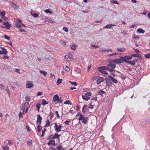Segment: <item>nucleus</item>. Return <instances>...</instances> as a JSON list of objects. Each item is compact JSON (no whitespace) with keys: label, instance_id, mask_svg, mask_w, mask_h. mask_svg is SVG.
<instances>
[{"label":"nucleus","instance_id":"nucleus-38","mask_svg":"<svg viewBox=\"0 0 150 150\" xmlns=\"http://www.w3.org/2000/svg\"><path fill=\"white\" fill-rule=\"evenodd\" d=\"M105 92L103 91V90L99 91L98 92V94L100 95H102Z\"/></svg>","mask_w":150,"mask_h":150},{"label":"nucleus","instance_id":"nucleus-3","mask_svg":"<svg viewBox=\"0 0 150 150\" xmlns=\"http://www.w3.org/2000/svg\"><path fill=\"white\" fill-rule=\"evenodd\" d=\"M91 95V92H87L84 95L82 96V98L84 100L87 101L90 99V96Z\"/></svg>","mask_w":150,"mask_h":150},{"label":"nucleus","instance_id":"nucleus-57","mask_svg":"<svg viewBox=\"0 0 150 150\" xmlns=\"http://www.w3.org/2000/svg\"><path fill=\"white\" fill-rule=\"evenodd\" d=\"M36 108L38 109V111H39V109L40 108V105L39 104H37L36 105Z\"/></svg>","mask_w":150,"mask_h":150},{"label":"nucleus","instance_id":"nucleus-37","mask_svg":"<svg viewBox=\"0 0 150 150\" xmlns=\"http://www.w3.org/2000/svg\"><path fill=\"white\" fill-rule=\"evenodd\" d=\"M54 116V114L52 112H50V119L52 120Z\"/></svg>","mask_w":150,"mask_h":150},{"label":"nucleus","instance_id":"nucleus-32","mask_svg":"<svg viewBox=\"0 0 150 150\" xmlns=\"http://www.w3.org/2000/svg\"><path fill=\"white\" fill-rule=\"evenodd\" d=\"M62 79H58L57 81V85H58L62 82Z\"/></svg>","mask_w":150,"mask_h":150},{"label":"nucleus","instance_id":"nucleus-16","mask_svg":"<svg viewBox=\"0 0 150 150\" xmlns=\"http://www.w3.org/2000/svg\"><path fill=\"white\" fill-rule=\"evenodd\" d=\"M56 148L58 150H66V149L64 148L62 145L60 144L57 146Z\"/></svg>","mask_w":150,"mask_h":150},{"label":"nucleus","instance_id":"nucleus-45","mask_svg":"<svg viewBox=\"0 0 150 150\" xmlns=\"http://www.w3.org/2000/svg\"><path fill=\"white\" fill-rule=\"evenodd\" d=\"M4 38L5 39L7 40H9L10 39V38L9 36L6 35H4Z\"/></svg>","mask_w":150,"mask_h":150},{"label":"nucleus","instance_id":"nucleus-52","mask_svg":"<svg viewBox=\"0 0 150 150\" xmlns=\"http://www.w3.org/2000/svg\"><path fill=\"white\" fill-rule=\"evenodd\" d=\"M69 83L72 84H73L74 86H76L77 85V83L76 82H72L70 81H69Z\"/></svg>","mask_w":150,"mask_h":150},{"label":"nucleus","instance_id":"nucleus-26","mask_svg":"<svg viewBox=\"0 0 150 150\" xmlns=\"http://www.w3.org/2000/svg\"><path fill=\"white\" fill-rule=\"evenodd\" d=\"M131 56L132 57L133 56L134 57H141V55L138 54H135L131 55Z\"/></svg>","mask_w":150,"mask_h":150},{"label":"nucleus","instance_id":"nucleus-61","mask_svg":"<svg viewBox=\"0 0 150 150\" xmlns=\"http://www.w3.org/2000/svg\"><path fill=\"white\" fill-rule=\"evenodd\" d=\"M1 18L3 19L4 20H7L8 19V18L6 17V16H1Z\"/></svg>","mask_w":150,"mask_h":150},{"label":"nucleus","instance_id":"nucleus-14","mask_svg":"<svg viewBox=\"0 0 150 150\" xmlns=\"http://www.w3.org/2000/svg\"><path fill=\"white\" fill-rule=\"evenodd\" d=\"M107 79L108 81L106 82V86H107L110 87L112 86V83L110 79L108 78H106V79Z\"/></svg>","mask_w":150,"mask_h":150},{"label":"nucleus","instance_id":"nucleus-11","mask_svg":"<svg viewBox=\"0 0 150 150\" xmlns=\"http://www.w3.org/2000/svg\"><path fill=\"white\" fill-rule=\"evenodd\" d=\"M37 117H38L37 120V124L39 123V124H41L42 120V117L40 114L38 115H37Z\"/></svg>","mask_w":150,"mask_h":150},{"label":"nucleus","instance_id":"nucleus-2","mask_svg":"<svg viewBox=\"0 0 150 150\" xmlns=\"http://www.w3.org/2000/svg\"><path fill=\"white\" fill-rule=\"evenodd\" d=\"M73 53L72 52H69L68 53L67 55L65 56V58L67 62H69L72 61L73 59Z\"/></svg>","mask_w":150,"mask_h":150},{"label":"nucleus","instance_id":"nucleus-9","mask_svg":"<svg viewBox=\"0 0 150 150\" xmlns=\"http://www.w3.org/2000/svg\"><path fill=\"white\" fill-rule=\"evenodd\" d=\"M3 24L5 25V26L3 27V28L7 29L10 28L11 26V24L8 21L4 22Z\"/></svg>","mask_w":150,"mask_h":150},{"label":"nucleus","instance_id":"nucleus-20","mask_svg":"<svg viewBox=\"0 0 150 150\" xmlns=\"http://www.w3.org/2000/svg\"><path fill=\"white\" fill-rule=\"evenodd\" d=\"M77 45L75 44V43H73L72 45H70V48L71 49L75 50H76Z\"/></svg>","mask_w":150,"mask_h":150},{"label":"nucleus","instance_id":"nucleus-50","mask_svg":"<svg viewBox=\"0 0 150 150\" xmlns=\"http://www.w3.org/2000/svg\"><path fill=\"white\" fill-rule=\"evenodd\" d=\"M145 57L147 58H150V53H148V54H146L145 55Z\"/></svg>","mask_w":150,"mask_h":150},{"label":"nucleus","instance_id":"nucleus-17","mask_svg":"<svg viewBox=\"0 0 150 150\" xmlns=\"http://www.w3.org/2000/svg\"><path fill=\"white\" fill-rule=\"evenodd\" d=\"M108 77L110 78L111 80L114 83H117V80L114 78L110 75L108 76Z\"/></svg>","mask_w":150,"mask_h":150},{"label":"nucleus","instance_id":"nucleus-31","mask_svg":"<svg viewBox=\"0 0 150 150\" xmlns=\"http://www.w3.org/2000/svg\"><path fill=\"white\" fill-rule=\"evenodd\" d=\"M63 68L67 71H70V68L67 66H64Z\"/></svg>","mask_w":150,"mask_h":150},{"label":"nucleus","instance_id":"nucleus-27","mask_svg":"<svg viewBox=\"0 0 150 150\" xmlns=\"http://www.w3.org/2000/svg\"><path fill=\"white\" fill-rule=\"evenodd\" d=\"M98 71L101 72L102 73L105 75H107L108 74V73L105 70H98Z\"/></svg>","mask_w":150,"mask_h":150},{"label":"nucleus","instance_id":"nucleus-12","mask_svg":"<svg viewBox=\"0 0 150 150\" xmlns=\"http://www.w3.org/2000/svg\"><path fill=\"white\" fill-rule=\"evenodd\" d=\"M104 80L103 78L99 77L97 80L96 83L98 84H99L101 82L104 81Z\"/></svg>","mask_w":150,"mask_h":150},{"label":"nucleus","instance_id":"nucleus-54","mask_svg":"<svg viewBox=\"0 0 150 150\" xmlns=\"http://www.w3.org/2000/svg\"><path fill=\"white\" fill-rule=\"evenodd\" d=\"M55 113L56 114L57 118H59L60 117V116L58 113V111H56Z\"/></svg>","mask_w":150,"mask_h":150},{"label":"nucleus","instance_id":"nucleus-64","mask_svg":"<svg viewBox=\"0 0 150 150\" xmlns=\"http://www.w3.org/2000/svg\"><path fill=\"white\" fill-rule=\"evenodd\" d=\"M14 8L17 9L19 8V7L17 5H16L15 4V6H14L13 7Z\"/></svg>","mask_w":150,"mask_h":150},{"label":"nucleus","instance_id":"nucleus-43","mask_svg":"<svg viewBox=\"0 0 150 150\" xmlns=\"http://www.w3.org/2000/svg\"><path fill=\"white\" fill-rule=\"evenodd\" d=\"M120 76L123 79H125L126 78V76L122 74H121Z\"/></svg>","mask_w":150,"mask_h":150},{"label":"nucleus","instance_id":"nucleus-15","mask_svg":"<svg viewBox=\"0 0 150 150\" xmlns=\"http://www.w3.org/2000/svg\"><path fill=\"white\" fill-rule=\"evenodd\" d=\"M29 103L28 102H26L24 103L22 105L21 108V110L22 111H25V107L28 106L29 105Z\"/></svg>","mask_w":150,"mask_h":150},{"label":"nucleus","instance_id":"nucleus-62","mask_svg":"<svg viewBox=\"0 0 150 150\" xmlns=\"http://www.w3.org/2000/svg\"><path fill=\"white\" fill-rule=\"evenodd\" d=\"M45 13H52V12H51V11H50L48 9H46V10H45Z\"/></svg>","mask_w":150,"mask_h":150},{"label":"nucleus","instance_id":"nucleus-40","mask_svg":"<svg viewBox=\"0 0 150 150\" xmlns=\"http://www.w3.org/2000/svg\"><path fill=\"white\" fill-rule=\"evenodd\" d=\"M31 14L35 17H37L38 16V15L36 13H33L31 12Z\"/></svg>","mask_w":150,"mask_h":150},{"label":"nucleus","instance_id":"nucleus-5","mask_svg":"<svg viewBox=\"0 0 150 150\" xmlns=\"http://www.w3.org/2000/svg\"><path fill=\"white\" fill-rule=\"evenodd\" d=\"M120 58L122 59L123 61L127 62L129 61L128 60L131 59H132L131 55L130 56H125L124 57L121 56Z\"/></svg>","mask_w":150,"mask_h":150},{"label":"nucleus","instance_id":"nucleus-1","mask_svg":"<svg viewBox=\"0 0 150 150\" xmlns=\"http://www.w3.org/2000/svg\"><path fill=\"white\" fill-rule=\"evenodd\" d=\"M60 136L57 133H55L54 135L52 134L50 135L47 139L49 140V142L47 143L48 146H50L51 145L53 146L55 145V142L54 140V139H59V137Z\"/></svg>","mask_w":150,"mask_h":150},{"label":"nucleus","instance_id":"nucleus-46","mask_svg":"<svg viewBox=\"0 0 150 150\" xmlns=\"http://www.w3.org/2000/svg\"><path fill=\"white\" fill-rule=\"evenodd\" d=\"M91 47L93 48L96 49V48H98L99 46H97L95 45H91Z\"/></svg>","mask_w":150,"mask_h":150},{"label":"nucleus","instance_id":"nucleus-13","mask_svg":"<svg viewBox=\"0 0 150 150\" xmlns=\"http://www.w3.org/2000/svg\"><path fill=\"white\" fill-rule=\"evenodd\" d=\"M108 66H104L101 67H98L97 69L98 70H107L108 69Z\"/></svg>","mask_w":150,"mask_h":150},{"label":"nucleus","instance_id":"nucleus-33","mask_svg":"<svg viewBox=\"0 0 150 150\" xmlns=\"http://www.w3.org/2000/svg\"><path fill=\"white\" fill-rule=\"evenodd\" d=\"M27 144L29 146L31 145L32 143V140L31 139H29L27 141Z\"/></svg>","mask_w":150,"mask_h":150},{"label":"nucleus","instance_id":"nucleus-56","mask_svg":"<svg viewBox=\"0 0 150 150\" xmlns=\"http://www.w3.org/2000/svg\"><path fill=\"white\" fill-rule=\"evenodd\" d=\"M112 2L113 4H118V3L117 2V1H116V0H112Z\"/></svg>","mask_w":150,"mask_h":150},{"label":"nucleus","instance_id":"nucleus-4","mask_svg":"<svg viewBox=\"0 0 150 150\" xmlns=\"http://www.w3.org/2000/svg\"><path fill=\"white\" fill-rule=\"evenodd\" d=\"M53 100L55 104H57L59 102L61 103L63 101L61 99H59L58 96L57 94L55 95L53 98Z\"/></svg>","mask_w":150,"mask_h":150},{"label":"nucleus","instance_id":"nucleus-55","mask_svg":"<svg viewBox=\"0 0 150 150\" xmlns=\"http://www.w3.org/2000/svg\"><path fill=\"white\" fill-rule=\"evenodd\" d=\"M133 38L134 39H138V38H139V36L136 35H134L133 37Z\"/></svg>","mask_w":150,"mask_h":150},{"label":"nucleus","instance_id":"nucleus-24","mask_svg":"<svg viewBox=\"0 0 150 150\" xmlns=\"http://www.w3.org/2000/svg\"><path fill=\"white\" fill-rule=\"evenodd\" d=\"M117 50L119 52H123L125 50V49L124 47H122V48H117Z\"/></svg>","mask_w":150,"mask_h":150},{"label":"nucleus","instance_id":"nucleus-59","mask_svg":"<svg viewBox=\"0 0 150 150\" xmlns=\"http://www.w3.org/2000/svg\"><path fill=\"white\" fill-rule=\"evenodd\" d=\"M63 30L66 32H67L68 31V29L66 27H64L63 28Z\"/></svg>","mask_w":150,"mask_h":150},{"label":"nucleus","instance_id":"nucleus-29","mask_svg":"<svg viewBox=\"0 0 150 150\" xmlns=\"http://www.w3.org/2000/svg\"><path fill=\"white\" fill-rule=\"evenodd\" d=\"M2 147L4 150H8L9 149V147L8 146L7 144L3 146Z\"/></svg>","mask_w":150,"mask_h":150},{"label":"nucleus","instance_id":"nucleus-25","mask_svg":"<svg viewBox=\"0 0 150 150\" xmlns=\"http://www.w3.org/2000/svg\"><path fill=\"white\" fill-rule=\"evenodd\" d=\"M137 32L139 33H143L145 32V31L142 28H139L137 30Z\"/></svg>","mask_w":150,"mask_h":150},{"label":"nucleus","instance_id":"nucleus-34","mask_svg":"<svg viewBox=\"0 0 150 150\" xmlns=\"http://www.w3.org/2000/svg\"><path fill=\"white\" fill-rule=\"evenodd\" d=\"M40 73L43 74L45 76L47 74V73L46 71L42 70H40Z\"/></svg>","mask_w":150,"mask_h":150},{"label":"nucleus","instance_id":"nucleus-41","mask_svg":"<svg viewBox=\"0 0 150 150\" xmlns=\"http://www.w3.org/2000/svg\"><path fill=\"white\" fill-rule=\"evenodd\" d=\"M16 26L17 28H20L21 27V24L19 23H16Z\"/></svg>","mask_w":150,"mask_h":150},{"label":"nucleus","instance_id":"nucleus-47","mask_svg":"<svg viewBox=\"0 0 150 150\" xmlns=\"http://www.w3.org/2000/svg\"><path fill=\"white\" fill-rule=\"evenodd\" d=\"M71 122L70 120H67L64 122L66 125H69V123Z\"/></svg>","mask_w":150,"mask_h":150},{"label":"nucleus","instance_id":"nucleus-58","mask_svg":"<svg viewBox=\"0 0 150 150\" xmlns=\"http://www.w3.org/2000/svg\"><path fill=\"white\" fill-rule=\"evenodd\" d=\"M17 23H19L20 24H22V22L21 20L19 19H18L17 20Z\"/></svg>","mask_w":150,"mask_h":150},{"label":"nucleus","instance_id":"nucleus-28","mask_svg":"<svg viewBox=\"0 0 150 150\" xmlns=\"http://www.w3.org/2000/svg\"><path fill=\"white\" fill-rule=\"evenodd\" d=\"M40 125L41 124H39L37 127V131L39 132L41 131L42 129V126Z\"/></svg>","mask_w":150,"mask_h":150},{"label":"nucleus","instance_id":"nucleus-53","mask_svg":"<svg viewBox=\"0 0 150 150\" xmlns=\"http://www.w3.org/2000/svg\"><path fill=\"white\" fill-rule=\"evenodd\" d=\"M61 43L63 45H65L66 44V43L64 41H61Z\"/></svg>","mask_w":150,"mask_h":150},{"label":"nucleus","instance_id":"nucleus-36","mask_svg":"<svg viewBox=\"0 0 150 150\" xmlns=\"http://www.w3.org/2000/svg\"><path fill=\"white\" fill-rule=\"evenodd\" d=\"M42 104L44 106L45 104H48V103L46 102L45 100L43 99L42 101Z\"/></svg>","mask_w":150,"mask_h":150},{"label":"nucleus","instance_id":"nucleus-49","mask_svg":"<svg viewBox=\"0 0 150 150\" xmlns=\"http://www.w3.org/2000/svg\"><path fill=\"white\" fill-rule=\"evenodd\" d=\"M108 70V71L111 72H113V71L115 72V70L113 69H109V68Z\"/></svg>","mask_w":150,"mask_h":150},{"label":"nucleus","instance_id":"nucleus-51","mask_svg":"<svg viewBox=\"0 0 150 150\" xmlns=\"http://www.w3.org/2000/svg\"><path fill=\"white\" fill-rule=\"evenodd\" d=\"M89 108L91 109H93L94 108V105H92L91 103H90L89 105Z\"/></svg>","mask_w":150,"mask_h":150},{"label":"nucleus","instance_id":"nucleus-63","mask_svg":"<svg viewBox=\"0 0 150 150\" xmlns=\"http://www.w3.org/2000/svg\"><path fill=\"white\" fill-rule=\"evenodd\" d=\"M4 88V86L2 84H0V88H1V89H3Z\"/></svg>","mask_w":150,"mask_h":150},{"label":"nucleus","instance_id":"nucleus-8","mask_svg":"<svg viewBox=\"0 0 150 150\" xmlns=\"http://www.w3.org/2000/svg\"><path fill=\"white\" fill-rule=\"evenodd\" d=\"M33 82L30 81H26V88H31L33 86Z\"/></svg>","mask_w":150,"mask_h":150},{"label":"nucleus","instance_id":"nucleus-48","mask_svg":"<svg viewBox=\"0 0 150 150\" xmlns=\"http://www.w3.org/2000/svg\"><path fill=\"white\" fill-rule=\"evenodd\" d=\"M25 100L26 101H29L30 100V98L28 96H27L25 98Z\"/></svg>","mask_w":150,"mask_h":150},{"label":"nucleus","instance_id":"nucleus-10","mask_svg":"<svg viewBox=\"0 0 150 150\" xmlns=\"http://www.w3.org/2000/svg\"><path fill=\"white\" fill-rule=\"evenodd\" d=\"M111 60L109 61L108 62L109 64L108 65V66L109 67L112 69H114L116 67L115 65L114 64H113V62H110Z\"/></svg>","mask_w":150,"mask_h":150},{"label":"nucleus","instance_id":"nucleus-35","mask_svg":"<svg viewBox=\"0 0 150 150\" xmlns=\"http://www.w3.org/2000/svg\"><path fill=\"white\" fill-rule=\"evenodd\" d=\"M50 122L48 120H47L46 125L45 126V127H49L50 125Z\"/></svg>","mask_w":150,"mask_h":150},{"label":"nucleus","instance_id":"nucleus-44","mask_svg":"<svg viewBox=\"0 0 150 150\" xmlns=\"http://www.w3.org/2000/svg\"><path fill=\"white\" fill-rule=\"evenodd\" d=\"M2 51L4 54H6L7 53V51L4 48L3 49Z\"/></svg>","mask_w":150,"mask_h":150},{"label":"nucleus","instance_id":"nucleus-19","mask_svg":"<svg viewBox=\"0 0 150 150\" xmlns=\"http://www.w3.org/2000/svg\"><path fill=\"white\" fill-rule=\"evenodd\" d=\"M87 111V106L86 105H84L82 108V111L84 113Z\"/></svg>","mask_w":150,"mask_h":150},{"label":"nucleus","instance_id":"nucleus-42","mask_svg":"<svg viewBox=\"0 0 150 150\" xmlns=\"http://www.w3.org/2000/svg\"><path fill=\"white\" fill-rule=\"evenodd\" d=\"M24 111H22V112H21V111L19 113V116L20 117H22L23 115L24 112Z\"/></svg>","mask_w":150,"mask_h":150},{"label":"nucleus","instance_id":"nucleus-6","mask_svg":"<svg viewBox=\"0 0 150 150\" xmlns=\"http://www.w3.org/2000/svg\"><path fill=\"white\" fill-rule=\"evenodd\" d=\"M123 61L121 59H115L114 60H111L110 62H113L115 64H121L122 63Z\"/></svg>","mask_w":150,"mask_h":150},{"label":"nucleus","instance_id":"nucleus-30","mask_svg":"<svg viewBox=\"0 0 150 150\" xmlns=\"http://www.w3.org/2000/svg\"><path fill=\"white\" fill-rule=\"evenodd\" d=\"M127 63L129 64H130L131 65H132V66H134L135 64V62L134 61H129Z\"/></svg>","mask_w":150,"mask_h":150},{"label":"nucleus","instance_id":"nucleus-22","mask_svg":"<svg viewBox=\"0 0 150 150\" xmlns=\"http://www.w3.org/2000/svg\"><path fill=\"white\" fill-rule=\"evenodd\" d=\"M81 120L82 122L84 124H86L88 120L87 118L84 116Z\"/></svg>","mask_w":150,"mask_h":150},{"label":"nucleus","instance_id":"nucleus-39","mask_svg":"<svg viewBox=\"0 0 150 150\" xmlns=\"http://www.w3.org/2000/svg\"><path fill=\"white\" fill-rule=\"evenodd\" d=\"M81 69L79 68H77L76 69V71L78 74H80L81 71Z\"/></svg>","mask_w":150,"mask_h":150},{"label":"nucleus","instance_id":"nucleus-7","mask_svg":"<svg viewBox=\"0 0 150 150\" xmlns=\"http://www.w3.org/2000/svg\"><path fill=\"white\" fill-rule=\"evenodd\" d=\"M55 125L54 126L55 130L57 132H58L60 131V129L62 128V126L60 125L59 126L56 123H55Z\"/></svg>","mask_w":150,"mask_h":150},{"label":"nucleus","instance_id":"nucleus-60","mask_svg":"<svg viewBox=\"0 0 150 150\" xmlns=\"http://www.w3.org/2000/svg\"><path fill=\"white\" fill-rule=\"evenodd\" d=\"M5 12L3 11L0 13L1 14V16H4V15H5Z\"/></svg>","mask_w":150,"mask_h":150},{"label":"nucleus","instance_id":"nucleus-23","mask_svg":"<svg viewBox=\"0 0 150 150\" xmlns=\"http://www.w3.org/2000/svg\"><path fill=\"white\" fill-rule=\"evenodd\" d=\"M47 22L51 23H52L53 22V21H52L51 19L48 18L45 19V22Z\"/></svg>","mask_w":150,"mask_h":150},{"label":"nucleus","instance_id":"nucleus-21","mask_svg":"<svg viewBox=\"0 0 150 150\" xmlns=\"http://www.w3.org/2000/svg\"><path fill=\"white\" fill-rule=\"evenodd\" d=\"M115 26L116 25L115 24H109L107 25H106L104 26V28H112V26Z\"/></svg>","mask_w":150,"mask_h":150},{"label":"nucleus","instance_id":"nucleus-18","mask_svg":"<svg viewBox=\"0 0 150 150\" xmlns=\"http://www.w3.org/2000/svg\"><path fill=\"white\" fill-rule=\"evenodd\" d=\"M76 117H78V119L79 120H82V118L84 117V116L83 115L80 114L78 113L76 115Z\"/></svg>","mask_w":150,"mask_h":150}]
</instances>
